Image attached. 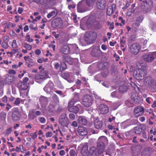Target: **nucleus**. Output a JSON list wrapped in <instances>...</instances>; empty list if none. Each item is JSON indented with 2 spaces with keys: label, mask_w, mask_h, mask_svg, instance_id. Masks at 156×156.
<instances>
[{
  "label": "nucleus",
  "mask_w": 156,
  "mask_h": 156,
  "mask_svg": "<svg viewBox=\"0 0 156 156\" xmlns=\"http://www.w3.org/2000/svg\"><path fill=\"white\" fill-rule=\"evenodd\" d=\"M52 133L51 132H48L46 133V136L47 137H51L52 135Z\"/></svg>",
  "instance_id": "nucleus-57"
},
{
  "label": "nucleus",
  "mask_w": 156,
  "mask_h": 156,
  "mask_svg": "<svg viewBox=\"0 0 156 156\" xmlns=\"http://www.w3.org/2000/svg\"><path fill=\"white\" fill-rule=\"evenodd\" d=\"M153 6L152 0H143L141 3L140 8L144 13H148L152 10Z\"/></svg>",
  "instance_id": "nucleus-2"
},
{
  "label": "nucleus",
  "mask_w": 156,
  "mask_h": 156,
  "mask_svg": "<svg viewBox=\"0 0 156 156\" xmlns=\"http://www.w3.org/2000/svg\"><path fill=\"white\" fill-rule=\"evenodd\" d=\"M61 75L62 77L66 80L69 78L70 77V73H62Z\"/></svg>",
  "instance_id": "nucleus-38"
},
{
  "label": "nucleus",
  "mask_w": 156,
  "mask_h": 156,
  "mask_svg": "<svg viewBox=\"0 0 156 156\" xmlns=\"http://www.w3.org/2000/svg\"><path fill=\"white\" fill-rule=\"evenodd\" d=\"M140 45L137 43H133L130 47V51L134 55H136L140 50Z\"/></svg>",
  "instance_id": "nucleus-9"
},
{
  "label": "nucleus",
  "mask_w": 156,
  "mask_h": 156,
  "mask_svg": "<svg viewBox=\"0 0 156 156\" xmlns=\"http://www.w3.org/2000/svg\"><path fill=\"white\" fill-rule=\"evenodd\" d=\"M59 122L62 126L67 127L68 125V118L66 113L62 114L60 117Z\"/></svg>",
  "instance_id": "nucleus-10"
},
{
  "label": "nucleus",
  "mask_w": 156,
  "mask_h": 156,
  "mask_svg": "<svg viewBox=\"0 0 156 156\" xmlns=\"http://www.w3.org/2000/svg\"><path fill=\"white\" fill-rule=\"evenodd\" d=\"M94 126L96 129L99 130L103 129V121L96 119L94 121Z\"/></svg>",
  "instance_id": "nucleus-17"
},
{
  "label": "nucleus",
  "mask_w": 156,
  "mask_h": 156,
  "mask_svg": "<svg viewBox=\"0 0 156 156\" xmlns=\"http://www.w3.org/2000/svg\"><path fill=\"white\" fill-rule=\"evenodd\" d=\"M150 27L153 30L156 29V21H151L150 22Z\"/></svg>",
  "instance_id": "nucleus-39"
},
{
  "label": "nucleus",
  "mask_w": 156,
  "mask_h": 156,
  "mask_svg": "<svg viewBox=\"0 0 156 156\" xmlns=\"http://www.w3.org/2000/svg\"><path fill=\"white\" fill-rule=\"evenodd\" d=\"M97 141L104 144L107 145L108 144V140L107 137L104 136H100L98 139Z\"/></svg>",
  "instance_id": "nucleus-28"
},
{
  "label": "nucleus",
  "mask_w": 156,
  "mask_h": 156,
  "mask_svg": "<svg viewBox=\"0 0 156 156\" xmlns=\"http://www.w3.org/2000/svg\"><path fill=\"white\" fill-rule=\"evenodd\" d=\"M76 154V152L75 150L71 149L69 151L70 156H75Z\"/></svg>",
  "instance_id": "nucleus-51"
},
{
  "label": "nucleus",
  "mask_w": 156,
  "mask_h": 156,
  "mask_svg": "<svg viewBox=\"0 0 156 156\" xmlns=\"http://www.w3.org/2000/svg\"><path fill=\"white\" fill-rule=\"evenodd\" d=\"M21 115L20 112L18 110L17 108H15L13 109V111L12 115V120L14 121L19 120L21 118Z\"/></svg>",
  "instance_id": "nucleus-11"
},
{
  "label": "nucleus",
  "mask_w": 156,
  "mask_h": 156,
  "mask_svg": "<svg viewBox=\"0 0 156 156\" xmlns=\"http://www.w3.org/2000/svg\"><path fill=\"white\" fill-rule=\"evenodd\" d=\"M79 94L78 93H76L75 94L73 98L69 102L70 104L75 105L76 103H79Z\"/></svg>",
  "instance_id": "nucleus-26"
},
{
  "label": "nucleus",
  "mask_w": 156,
  "mask_h": 156,
  "mask_svg": "<svg viewBox=\"0 0 156 156\" xmlns=\"http://www.w3.org/2000/svg\"><path fill=\"white\" fill-rule=\"evenodd\" d=\"M97 154H100L98 153V149L95 147H91L89 150V156H96Z\"/></svg>",
  "instance_id": "nucleus-25"
},
{
  "label": "nucleus",
  "mask_w": 156,
  "mask_h": 156,
  "mask_svg": "<svg viewBox=\"0 0 156 156\" xmlns=\"http://www.w3.org/2000/svg\"><path fill=\"white\" fill-rule=\"evenodd\" d=\"M93 101V97L89 95H87L84 96L82 103L85 107H90L92 105Z\"/></svg>",
  "instance_id": "nucleus-5"
},
{
  "label": "nucleus",
  "mask_w": 156,
  "mask_h": 156,
  "mask_svg": "<svg viewBox=\"0 0 156 156\" xmlns=\"http://www.w3.org/2000/svg\"><path fill=\"white\" fill-rule=\"evenodd\" d=\"M61 51L63 54L66 55L69 54L70 52L69 47L67 45L63 46L61 49Z\"/></svg>",
  "instance_id": "nucleus-29"
},
{
  "label": "nucleus",
  "mask_w": 156,
  "mask_h": 156,
  "mask_svg": "<svg viewBox=\"0 0 156 156\" xmlns=\"http://www.w3.org/2000/svg\"><path fill=\"white\" fill-rule=\"evenodd\" d=\"M55 68L56 69H58L59 68H60V64L58 62L56 63L55 65Z\"/></svg>",
  "instance_id": "nucleus-62"
},
{
  "label": "nucleus",
  "mask_w": 156,
  "mask_h": 156,
  "mask_svg": "<svg viewBox=\"0 0 156 156\" xmlns=\"http://www.w3.org/2000/svg\"><path fill=\"white\" fill-rule=\"evenodd\" d=\"M47 75L48 73L46 71H40L39 78L40 79L45 78Z\"/></svg>",
  "instance_id": "nucleus-34"
},
{
  "label": "nucleus",
  "mask_w": 156,
  "mask_h": 156,
  "mask_svg": "<svg viewBox=\"0 0 156 156\" xmlns=\"http://www.w3.org/2000/svg\"><path fill=\"white\" fill-rule=\"evenodd\" d=\"M136 35L134 34L131 35L129 38V41L130 42H133L136 40Z\"/></svg>",
  "instance_id": "nucleus-41"
},
{
  "label": "nucleus",
  "mask_w": 156,
  "mask_h": 156,
  "mask_svg": "<svg viewBox=\"0 0 156 156\" xmlns=\"http://www.w3.org/2000/svg\"><path fill=\"white\" fill-rule=\"evenodd\" d=\"M39 101L41 106L43 108H45L48 103V98L43 96H41Z\"/></svg>",
  "instance_id": "nucleus-21"
},
{
  "label": "nucleus",
  "mask_w": 156,
  "mask_h": 156,
  "mask_svg": "<svg viewBox=\"0 0 156 156\" xmlns=\"http://www.w3.org/2000/svg\"><path fill=\"white\" fill-rule=\"evenodd\" d=\"M96 7L98 9H105L106 7V0H98L96 3Z\"/></svg>",
  "instance_id": "nucleus-16"
},
{
  "label": "nucleus",
  "mask_w": 156,
  "mask_h": 156,
  "mask_svg": "<svg viewBox=\"0 0 156 156\" xmlns=\"http://www.w3.org/2000/svg\"><path fill=\"white\" fill-rule=\"evenodd\" d=\"M8 73L10 74H16V72L13 69H9L8 70Z\"/></svg>",
  "instance_id": "nucleus-64"
},
{
  "label": "nucleus",
  "mask_w": 156,
  "mask_h": 156,
  "mask_svg": "<svg viewBox=\"0 0 156 156\" xmlns=\"http://www.w3.org/2000/svg\"><path fill=\"white\" fill-rule=\"evenodd\" d=\"M127 87L126 86H120L119 88L120 92H126L127 90Z\"/></svg>",
  "instance_id": "nucleus-40"
},
{
  "label": "nucleus",
  "mask_w": 156,
  "mask_h": 156,
  "mask_svg": "<svg viewBox=\"0 0 156 156\" xmlns=\"http://www.w3.org/2000/svg\"><path fill=\"white\" fill-rule=\"evenodd\" d=\"M55 110V106L53 104H50L47 107L46 111L47 112L51 113Z\"/></svg>",
  "instance_id": "nucleus-36"
},
{
  "label": "nucleus",
  "mask_w": 156,
  "mask_h": 156,
  "mask_svg": "<svg viewBox=\"0 0 156 156\" xmlns=\"http://www.w3.org/2000/svg\"><path fill=\"white\" fill-rule=\"evenodd\" d=\"M78 120L79 123L82 125L86 126L87 124V121L86 119L83 116L79 117Z\"/></svg>",
  "instance_id": "nucleus-30"
},
{
  "label": "nucleus",
  "mask_w": 156,
  "mask_h": 156,
  "mask_svg": "<svg viewBox=\"0 0 156 156\" xmlns=\"http://www.w3.org/2000/svg\"><path fill=\"white\" fill-rule=\"evenodd\" d=\"M142 137L146 140H147L148 139L147 137L146 133L145 131H142Z\"/></svg>",
  "instance_id": "nucleus-48"
},
{
  "label": "nucleus",
  "mask_w": 156,
  "mask_h": 156,
  "mask_svg": "<svg viewBox=\"0 0 156 156\" xmlns=\"http://www.w3.org/2000/svg\"><path fill=\"white\" fill-rule=\"evenodd\" d=\"M51 24L53 27L54 28L60 27L62 25V20L60 18H57L53 21Z\"/></svg>",
  "instance_id": "nucleus-15"
},
{
  "label": "nucleus",
  "mask_w": 156,
  "mask_h": 156,
  "mask_svg": "<svg viewBox=\"0 0 156 156\" xmlns=\"http://www.w3.org/2000/svg\"><path fill=\"white\" fill-rule=\"evenodd\" d=\"M77 11L79 12H84L90 10L86 5L85 0H82L80 2L77 4Z\"/></svg>",
  "instance_id": "nucleus-6"
},
{
  "label": "nucleus",
  "mask_w": 156,
  "mask_h": 156,
  "mask_svg": "<svg viewBox=\"0 0 156 156\" xmlns=\"http://www.w3.org/2000/svg\"><path fill=\"white\" fill-rule=\"evenodd\" d=\"M18 87L22 90H25L27 89L28 86L27 83H24L22 81L19 82L18 84Z\"/></svg>",
  "instance_id": "nucleus-27"
},
{
  "label": "nucleus",
  "mask_w": 156,
  "mask_h": 156,
  "mask_svg": "<svg viewBox=\"0 0 156 156\" xmlns=\"http://www.w3.org/2000/svg\"><path fill=\"white\" fill-rule=\"evenodd\" d=\"M144 112V108L140 106H138L135 107L133 110V114L136 117L142 115Z\"/></svg>",
  "instance_id": "nucleus-8"
},
{
  "label": "nucleus",
  "mask_w": 156,
  "mask_h": 156,
  "mask_svg": "<svg viewBox=\"0 0 156 156\" xmlns=\"http://www.w3.org/2000/svg\"><path fill=\"white\" fill-rule=\"evenodd\" d=\"M69 117L71 120H74L75 119V116L73 113H70L69 115Z\"/></svg>",
  "instance_id": "nucleus-55"
},
{
  "label": "nucleus",
  "mask_w": 156,
  "mask_h": 156,
  "mask_svg": "<svg viewBox=\"0 0 156 156\" xmlns=\"http://www.w3.org/2000/svg\"><path fill=\"white\" fill-rule=\"evenodd\" d=\"M52 98L55 101H56L58 100V98L57 95L54 94L53 95L52 97Z\"/></svg>",
  "instance_id": "nucleus-56"
},
{
  "label": "nucleus",
  "mask_w": 156,
  "mask_h": 156,
  "mask_svg": "<svg viewBox=\"0 0 156 156\" xmlns=\"http://www.w3.org/2000/svg\"><path fill=\"white\" fill-rule=\"evenodd\" d=\"M6 113L4 112H2L0 113V117L2 119H5L6 116Z\"/></svg>",
  "instance_id": "nucleus-45"
},
{
  "label": "nucleus",
  "mask_w": 156,
  "mask_h": 156,
  "mask_svg": "<svg viewBox=\"0 0 156 156\" xmlns=\"http://www.w3.org/2000/svg\"><path fill=\"white\" fill-rule=\"evenodd\" d=\"M26 38L27 39V41L28 42H33V40L30 37V36L29 35H27L26 36Z\"/></svg>",
  "instance_id": "nucleus-59"
},
{
  "label": "nucleus",
  "mask_w": 156,
  "mask_h": 156,
  "mask_svg": "<svg viewBox=\"0 0 156 156\" xmlns=\"http://www.w3.org/2000/svg\"><path fill=\"white\" fill-rule=\"evenodd\" d=\"M3 39L4 42L8 43L9 41V37L7 36H5L4 37Z\"/></svg>",
  "instance_id": "nucleus-58"
},
{
  "label": "nucleus",
  "mask_w": 156,
  "mask_h": 156,
  "mask_svg": "<svg viewBox=\"0 0 156 156\" xmlns=\"http://www.w3.org/2000/svg\"><path fill=\"white\" fill-rule=\"evenodd\" d=\"M17 44L16 42V40H13L12 44V47L13 48H15L16 47Z\"/></svg>",
  "instance_id": "nucleus-54"
},
{
  "label": "nucleus",
  "mask_w": 156,
  "mask_h": 156,
  "mask_svg": "<svg viewBox=\"0 0 156 156\" xmlns=\"http://www.w3.org/2000/svg\"><path fill=\"white\" fill-rule=\"evenodd\" d=\"M77 132L78 134L80 136H85L87 134V129L81 126H79L77 129Z\"/></svg>",
  "instance_id": "nucleus-18"
},
{
  "label": "nucleus",
  "mask_w": 156,
  "mask_h": 156,
  "mask_svg": "<svg viewBox=\"0 0 156 156\" xmlns=\"http://www.w3.org/2000/svg\"><path fill=\"white\" fill-rule=\"evenodd\" d=\"M39 120L40 122L42 123H44L46 121L45 118L43 117H40L39 119Z\"/></svg>",
  "instance_id": "nucleus-63"
},
{
  "label": "nucleus",
  "mask_w": 156,
  "mask_h": 156,
  "mask_svg": "<svg viewBox=\"0 0 156 156\" xmlns=\"http://www.w3.org/2000/svg\"><path fill=\"white\" fill-rule=\"evenodd\" d=\"M144 84L153 92L156 91V80L150 76H147L144 81Z\"/></svg>",
  "instance_id": "nucleus-3"
},
{
  "label": "nucleus",
  "mask_w": 156,
  "mask_h": 156,
  "mask_svg": "<svg viewBox=\"0 0 156 156\" xmlns=\"http://www.w3.org/2000/svg\"><path fill=\"white\" fill-rule=\"evenodd\" d=\"M132 154L133 156H137L140 153L141 146L140 145H136L132 147Z\"/></svg>",
  "instance_id": "nucleus-19"
},
{
  "label": "nucleus",
  "mask_w": 156,
  "mask_h": 156,
  "mask_svg": "<svg viewBox=\"0 0 156 156\" xmlns=\"http://www.w3.org/2000/svg\"><path fill=\"white\" fill-rule=\"evenodd\" d=\"M86 5L88 8L92 9L93 8L94 2V0H85Z\"/></svg>",
  "instance_id": "nucleus-32"
},
{
  "label": "nucleus",
  "mask_w": 156,
  "mask_h": 156,
  "mask_svg": "<svg viewBox=\"0 0 156 156\" xmlns=\"http://www.w3.org/2000/svg\"><path fill=\"white\" fill-rule=\"evenodd\" d=\"M137 70L133 73L134 77L137 80H143L147 75V67L145 63L140 62L137 64Z\"/></svg>",
  "instance_id": "nucleus-1"
},
{
  "label": "nucleus",
  "mask_w": 156,
  "mask_h": 156,
  "mask_svg": "<svg viewBox=\"0 0 156 156\" xmlns=\"http://www.w3.org/2000/svg\"><path fill=\"white\" fill-rule=\"evenodd\" d=\"M16 78L13 76H8L6 78L7 81L8 83H10L11 82H12L15 81L16 80Z\"/></svg>",
  "instance_id": "nucleus-35"
},
{
  "label": "nucleus",
  "mask_w": 156,
  "mask_h": 156,
  "mask_svg": "<svg viewBox=\"0 0 156 156\" xmlns=\"http://www.w3.org/2000/svg\"><path fill=\"white\" fill-rule=\"evenodd\" d=\"M144 19V17L142 16L137 17L136 19V21L139 22H141Z\"/></svg>",
  "instance_id": "nucleus-50"
},
{
  "label": "nucleus",
  "mask_w": 156,
  "mask_h": 156,
  "mask_svg": "<svg viewBox=\"0 0 156 156\" xmlns=\"http://www.w3.org/2000/svg\"><path fill=\"white\" fill-rule=\"evenodd\" d=\"M8 43L3 42L2 43V46L4 48L6 49L8 48L9 47V45L7 44Z\"/></svg>",
  "instance_id": "nucleus-52"
},
{
  "label": "nucleus",
  "mask_w": 156,
  "mask_h": 156,
  "mask_svg": "<svg viewBox=\"0 0 156 156\" xmlns=\"http://www.w3.org/2000/svg\"><path fill=\"white\" fill-rule=\"evenodd\" d=\"M24 47L28 50H31L32 49V46L26 43H24Z\"/></svg>",
  "instance_id": "nucleus-47"
},
{
  "label": "nucleus",
  "mask_w": 156,
  "mask_h": 156,
  "mask_svg": "<svg viewBox=\"0 0 156 156\" xmlns=\"http://www.w3.org/2000/svg\"><path fill=\"white\" fill-rule=\"evenodd\" d=\"M12 127H10L7 129L6 132L5 133V135H8L12 131Z\"/></svg>",
  "instance_id": "nucleus-53"
},
{
  "label": "nucleus",
  "mask_w": 156,
  "mask_h": 156,
  "mask_svg": "<svg viewBox=\"0 0 156 156\" xmlns=\"http://www.w3.org/2000/svg\"><path fill=\"white\" fill-rule=\"evenodd\" d=\"M139 23H133L132 25L133 27V30H134L135 31H137V28L139 27Z\"/></svg>",
  "instance_id": "nucleus-43"
},
{
  "label": "nucleus",
  "mask_w": 156,
  "mask_h": 156,
  "mask_svg": "<svg viewBox=\"0 0 156 156\" xmlns=\"http://www.w3.org/2000/svg\"><path fill=\"white\" fill-rule=\"evenodd\" d=\"M55 13V12L53 11L51 12H49L47 15V17L48 18H50L51 16H54Z\"/></svg>",
  "instance_id": "nucleus-49"
},
{
  "label": "nucleus",
  "mask_w": 156,
  "mask_h": 156,
  "mask_svg": "<svg viewBox=\"0 0 156 156\" xmlns=\"http://www.w3.org/2000/svg\"><path fill=\"white\" fill-rule=\"evenodd\" d=\"M156 58V55L154 53L149 52L144 55L142 58L148 62H150Z\"/></svg>",
  "instance_id": "nucleus-7"
},
{
  "label": "nucleus",
  "mask_w": 156,
  "mask_h": 156,
  "mask_svg": "<svg viewBox=\"0 0 156 156\" xmlns=\"http://www.w3.org/2000/svg\"><path fill=\"white\" fill-rule=\"evenodd\" d=\"M116 9V6L115 4H113L111 6H109L107 10V14L109 16H111L115 11Z\"/></svg>",
  "instance_id": "nucleus-23"
},
{
  "label": "nucleus",
  "mask_w": 156,
  "mask_h": 156,
  "mask_svg": "<svg viewBox=\"0 0 156 156\" xmlns=\"http://www.w3.org/2000/svg\"><path fill=\"white\" fill-rule=\"evenodd\" d=\"M81 153L83 156H88L89 151L88 150V146L87 143L83 145Z\"/></svg>",
  "instance_id": "nucleus-22"
},
{
  "label": "nucleus",
  "mask_w": 156,
  "mask_h": 156,
  "mask_svg": "<svg viewBox=\"0 0 156 156\" xmlns=\"http://www.w3.org/2000/svg\"><path fill=\"white\" fill-rule=\"evenodd\" d=\"M67 68V66L64 62H61L60 63V68L59 69L60 72H62Z\"/></svg>",
  "instance_id": "nucleus-37"
},
{
  "label": "nucleus",
  "mask_w": 156,
  "mask_h": 156,
  "mask_svg": "<svg viewBox=\"0 0 156 156\" xmlns=\"http://www.w3.org/2000/svg\"><path fill=\"white\" fill-rule=\"evenodd\" d=\"M20 103V99L19 98H17L16 99L15 101H14V103L15 104L18 105Z\"/></svg>",
  "instance_id": "nucleus-61"
},
{
  "label": "nucleus",
  "mask_w": 156,
  "mask_h": 156,
  "mask_svg": "<svg viewBox=\"0 0 156 156\" xmlns=\"http://www.w3.org/2000/svg\"><path fill=\"white\" fill-rule=\"evenodd\" d=\"M36 117V116L35 114V110H34L29 112L28 118L30 119L33 120Z\"/></svg>",
  "instance_id": "nucleus-33"
},
{
  "label": "nucleus",
  "mask_w": 156,
  "mask_h": 156,
  "mask_svg": "<svg viewBox=\"0 0 156 156\" xmlns=\"http://www.w3.org/2000/svg\"><path fill=\"white\" fill-rule=\"evenodd\" d=\"M126 104L129 107L133 106V104L131 101L126 100L125 101Z\"/></svg>",
  "instance_id": "nucleus-44"
},
{
  "label": "nucleus",
  "mask_w": 156,
  "mask_h": 156,
  "mask_svg": "<svg viewBox=\"0 0 156 156\" xmlns=\"http://www.w3.org/2000/svg\"><path fill=\"white\" fill-rule=\"evenodd\" d=\"M44 90L47 93L50 94L54 90V84L51 81L48 82L44 88Z\"/></svg>",
  "instance_id": "nucleus-14"
},
{
  "label": "nucleus",
  "mask_w": 156,
  "mask_h": 156,
  "mask_svg": "<svg viewBox=\"0 0 156 156\" xmlns=\"http://www.w3.org/2000/svg\"><path fill=\"white\" fill-rule=\"evenodd\" d=\"M97 34L95 32L89 31L86 32L84 36L85 41L88 44L93 43L96 39Z\"/></svg>",
  "instance_id": "nucleus-4"
},
{
  "label": "nucleus",
  "mask_w": 156,
  "mask_h": 156,
  "mask_svg": "<svg viewBox=\"0 0 156 156\" xmlns=\"http://www.w3.org/2000/svg\"><path fill=\"white\" fill-rule=\"evenodd\" d=\"M24 58L25 60L27 62H30L32 60V59L31 58H30L29 56L27 57L24 56Z\"/></svg>",
  "instance_id": "nucleus-60"
},
{
  "label": "nucleus",
  "mask_w": 156,
  "mask_h": 156,
  "mask_svg": "<svg viewBox=\"0 0 156 156\" xmlns=\"http://www.w3.org/2000/svg\"><path fill=\"white\" fill-rule=\"evenodd\" d=\"M99 110L102 114L107 113L109 111L108 107L106 105L101 104L99 105Z\"/></svg>",
  "instance_id": "nucleus-20"
},
{
  "label": "nucleus",
  "mask_w": 156,
  "mask_h": 156,
  "mask_svg": "<svg viewBox=\"0 0 156 156\" xmlns=\"http://www.w3.org/2000/svg\"><path fill=\"white\" fill-rule=\"evenodd\" d=\"M142 128L140 126H137L134 127L132 130L136 134L140 135L142 131Z\"/></svg>",
  "instance_id": "nucleus-31"
},
{
  "label": "nucleus",
  "mask_w": 156,
  "mask_h": 156,
  "mask_svg": "<svg viewBox=\"0 0 156 156\" xmlns=\"http://www.w3.org/2000/svg\"><path fill=\"white\" fill-rule=\"evenodd\" d=\"M69 110V111L77 113L79 111V108L80 107V105L79 103H76L75 105H71L70 102L68 104Z\"/></svg>",
  "instance_id": "nucleus-12"
},
{
  "label": "nucleus",
  "mask_w": 156,
  "mask_h": 156,
  "mask_svg": "<svg viewBox=\"0 0 156 156\" xmlns=\"http://www.w3.org/2000/svg\"><path fill=\"white\" fill-rule=\"evenodd\" d=\"M106 145L97 141V149L98 150V153L101 154L105 150Z\"/></svg>",
  "instance_id": "nucleus-24"
},
{
  "label": "nucleus",
  "mask_w": 156,
  "mask_h": 156,
  "mask_svg": "<svg viewBox=\"0 0 156 156\" xmlns=\"http://www.w3.org/2000/svg\"><path fill=\"white\" fill-rule=\"evenodd\" d=\"M131 98L134 101V103H136L138 102V97L135 94H132L131 96Z\"/></svg>",
  "instance_id": "nucleus-42"
},
{
  "label": "nucleus",
  "mask_w": 156,
  "mask_h": 156,
  "mask_svg": "<svg viewBox=\"0 0 156 156\" xmlns=\"http://www.w3.org/2000/svg\"><path fill=\"white\" fill-rule=\"evenodd\" d=\"M102 54V52L98 47H96L93 48L91 52V55L94 57H99Z\"/></svg>",
  "instance_id": "nucleus-13"
},
{
  "label": "nucleus",
  "mask_w": 156,
  "mask_h": 156,
  "mask_svg": "<svg viewBox=\"0 0 156 156\" xmlns=\"http://www.w3.org/2000/svg\"><path fill=\"white\" fill-rule=\"evenodd\" d=\"M109 74V72L108 70H105L102 73V75L103 77H105L107 76Z\"/></svg>",
  "instance_id": "nucleus-46"
}]
</instances>
